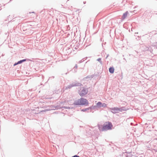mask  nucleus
<instances>
[{
    "mask_svg": "<svg viewBox=\"0 0 157 157\" xmlns=\"http://www.w3.org/2000/svg\"><path fill=\"white\" fill-rule=\"evenodd\" d=\"M34 13V12H32V13Z\"/></svg>",
    "mask_w": 157,
    "mask_h": 157,
    "instance_id": "obj_23",
    "label": "nucleus"
},
{
    "mask_svg": "<svg viewBox=\"0 0 157 157\" xmlns=\"http://www.w3.org/2000/svg\"><path fill=\"white\" fill-rule=\"evenodd\" d=\"M97 60L101 64H102V62L101 60V58H99L98 59H97Z\"/></svg>",
    "mask_w": 157,
    "mask_h": 157,
    "instance_id": "obj_11",
    "label": "nucleus"
},
{
    "mask_svg": "<svg viewBox=\"0 0 157 157\" xmlns=\"http://www.w3.org/2000/svg\"><path fill=\"white\" fill-rule=\"evenodd\" d=\"M71 157H79V156L77 155H75L73 156H72Z\"/></svg>",
    "mask_w": 157,
    "mask_h": 157,
    "instance_id": "obj_17",
    "label": "nucleus"
},
{
    "mask_svg": "<svg viewBox=\"0 0 157 157\" xmlns=\"http://www.w3.org/2000/svg\"><path fill=\"white\" fill-rule=\"evenodd\" d=\"M80 100L81 101V105H87L89 104L88 100L85 98H80Z\"/></svg>",
    "mask_w": 157,
    "mask_h": 157,
    "instance_id": "obj_5",
    "label": "nucleus"
},
{
    "mask_svg": "<svg viewBox=\"0 0 157 157\" xmlns=\"http://www.w3.org/2000/svg\"><path fill=\"white\" fill-rule=\"evenodd\" d=\"M26 60H27V59H23L22 60L23 62L26 61Z\"/></svg>",
    "mask_w": 157,
    "mask_h": 157,
    "instance_id": "obj_18",
    "label": "nucleus"
},
{
    "mask_svg": "<svg viewBox=\"0 0 157 157\" xmlns=\"http://www.w3.org/2000/svg\"><path fill=\"white\" fill-rule=\"evenodd\" d=\"M111 112L113 113H118L119 112H122L126 110V109L124 107H121L118 108L117 107H115L110 109Z\"/></svg>",
    "mask_w": 157,
    "mask_h": 157,
    "instance_id": "obj_2",
    "label": "nucleus"
},
{
    "mask_svg": "<svg viewBox=\"0 0 157 157\" xmlns=\"http://www.w3.org/2000/svg\"><path fill=\"white\" fill-rule=\"evenodd\" d=\"M97 104L98 106L101 107V105L102 104V103L100 102H98L97 103Z\"/></svg>",
    "mask_w": 157,
    "mask_h": 157,
    "instance_id": "obj_12",
    "label": "nucleus"
},
{
    "mask_svg": "<svg viewBox=\"0 0 157 157\" xmlns=\"http://www.w3.org/2000/svg\"><path fill=\"white\" fill-rule=\"evenodd\" d=\"M126 154H127V153H123V155H122V156H125L126 157H128L129 156H128V155H126Z\"/></svg>",
    "mask_w": 157,
    "mask_h": 157,
    "instance_id": "obj_13",
    "label": "nucleus"
},
{
    "mask_svg": "<svg viewBox=\"0 0 157 157\" xmlns=\"http://www.w3.org/2000/svg\"><path fill=\"white\" fill-rule=\"evenodd\" d=\"M92 109L91 107H89L87 108L82 109L81 110V111H82V112H86V111H87V112H89L88 111V110H89V109Z\"/></svg>",
    "mask_w": 157,
    "mask_h": 157,
    "instance_id": "obj_9",
    "label": "nucleus"
},
{
    "mask_svg": "<svg viewBox=\"0 0 157 157\" xmlns=\"http://www.w3.org/2000/svg\"><path fill=\"white\" fill-rule=\"evenodd\" d=\"M18 63H17H17H15L14 64L13 66H16V65H18Z\"/></svg>",
    "mask_w": 157,
    "mask_h": 157,
    "instance_id": "obj_19",
    "label": "nucleus"
},
{
    "mask_svg": "<svg viewBox=\"0 0 157 157\" xmlns=\"http://www.w3.org/2000/svg\"><path fill=\"white\" fill-rule=\"evenodd\" d=\"M109 55L108 54L107 55L106 57L105 58V59H107V57L109 56Z\"/></svg>",
    "mask_w": 157,
    "mask_h": 157,
    "instance_id": "obj_21",
    "label": "nucleus"
},
{
    "mask_svg": "<svg viewBox=\"0 0 157 157\" xmlns=\"http://www.w3.org/2000/svg\"><path fill=\"white\" fill-rule=\"evenodd\" d=\"M128 13V11H126V12L124 13L123 14V15L122 16V18L123 19H125L127 16V15Z\"/></svg>",
    "mask_w": 157,
    "mask_h": 157,
    "instance_id": "obj_10",
    "label": "nucleus"
},
{
    "mask_svg": "<svg viewBox=\"0 0 157 157\" xmlns=\"http://www.w3.org/2000/svg\"><path fill=\"white\" fill-rule=\"evenodd\" d=\"M113 126L112 123L110 122H106L103 126H99V129L101 131H103L110 130Z\"/></svg>",
    "mask_w": 157,
    "mask_h": 157,
    "instance_id": "obj_1",
    "label": "nucleus"
},
{
    "mask_svg": "<svg viewBox=\"0 0 157 157\" xmlns=\"http://www.w3.org/2000/svg\"><path fill=\"white\" fill-rule=\"evenodd\" d=\"M73 105H81L80 99H78L75 101Z\"/></svg>",
    "mask_w": 157,
    "mask_h": 157,
    "instance_id": "obj_6",
    "label": "nucleus"
},
{
    "mask_svg": "<svg viewBox=\"0 0 157 157\" xmlns=\"http://www.w3.org/2000/svg\"><path fill=\"white\" fill-rule=\"evenodd\" d=\"M114 69L113 67H110L109 69V72L113 74L114 73Z\"/></svg>",
    "mask_w": 157,
    "mask_h": 157,
    "instance_id": "obj_8",
    "label": "nucleus"
},
{
    "mask_svg": "<svg viewBox=\"0 0 157 157\" xmlns=\"http://www.w3.org/2000/svg\"><path fill=\"white\" fill-rule=\"evenodd\" d=\"M62 108H64V109H72V108H70L69 107H67V106H64L62 107Z\"/></svg>",
    "mask_w": 157,
    "mask_h": 157,
    "instance_id": "obj_14",
    "label": "nucleus"
},
{
    "mask_svg": "<svg viewBox=\"0 0 157 157\" xmlns=\"http://www.w3.org/2000/svg\"><path fill=\"white\" fill-rule=\"evenodd\" d=\"M73 105H81L80 99H78L75 101Z\"/></svg>",
    "mask_w": 157,
    "mask_h": 157,
    "instance_id": "obj_7",
    "label": "nucleus"
},
{
    "mask_svg": "<svg viewBox=\"0 0 157 157\" xmlns=\"http://www.w3.org/2000/svg\"><path fill=\"white\" fill-rule=\"evenodd\" d=\"M82 84L77 82H75L71 84L68 85L65 88V90H67V89H70L72 87L74 86H81L82 85Z\"/></svg>",
    "mask_w": 157,
    "mask_h": 157,
    "instance_id": "obj_3",
    "label": "nucleus"
},
{
    "mask_svg": "<svg viewBox=\"0 0 157 157\" xmlns=\"http://www.w3.org/2000/svg\"><path fill=\"white\" fill-rule=\"evenodd\" d=\"M155 151L157 152V148H156L155 149Z\"/></svg>",
    "mask_w": 157,
    "mask_h": 157,
    "instance_id": "obj_22",
    "label": "nucleus"
},
{
    "mask_svg": "<svg viewBox=\"0 0 157 157\" xmlns=\"http://www.w3.org/2000/svg\"><path fill=\"white\" fill-rule=\"evenodd\" d=\"M84 61V60H83V59H82V60H80L78 62L79 63H81L82 62H83Z\"/></svg>",
    "mask_w": 157,
    "mask_h": 157,
    "instance_id": "obj_16",
    "label": "nucleus"
},
{
    "mask_svg": "<svg viewBox=\"0 0 157 157\" xmlns=\"http://www.w3.org/2000/svg\"><path fill=\"white\" fill-rule=\"evenodd\" d=\"M88 92V90L87 89L83 88V89L81 91H79V94L82 97L86 95Z\"/></svg>",
    "mask_w": 157,
    "mask_h": 157,
    "instance_id": "obj_4",
    "label": "nucleus"
},
{
    "mask_svg": "<svg viewBox=\"0 0 157 157\" xmlns=\"http://www.w3.org/2000/svg\"><path fill=\"white\" fill-rule=\"evenodd\" d=\"M23 62L22 60H20V61H18L17 62V63H18V64H20L22 63Z\"/></svg>",
    "mask_w": 157,
    "mask_h": 157,
    "instance_id": "obj_15",
    "label": "nucleus"
},
{
    "mask_svg": "<svg viewBox=\"0 0 157 157\" xmlns=\"http://www.w3.org/2000/svg\"><path fill=\"white\" fill-rule=\"evenodd\" d=\"M77 67H78V66H77V65L76 64L75 66L74 67V68H77Z\"/></svg>",
    "mask_w": 157,
    "mask_h": 157,
    "instance_id": "obj_20",
    "label": "nucleus"
}]
</instances>
